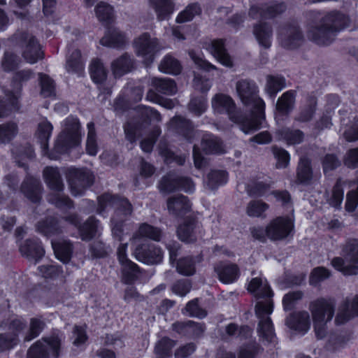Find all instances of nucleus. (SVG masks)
Returning <instances> with one entry per match:
<instances>
[{"mask_svg": "<svg viewBox=\"0 0 358 358\" xmlns=\"http://www.w3.org/2000/svg\"><path fill=\"white\" fill-rule=\"evenodd\" d=\"M349 24V17L341 12L332 11L322 15L319 11L311 10L308 13L307 37L319 45H328Z\"/></svg>", "mask_w": 358, "mask_h": 358, "instance_id": "f257e3e1", "label": "nucleus"}, {"mask_svg": "<svg viewBox=\"0 0 358 358\" xmlns=\"http://www.w3.org/2000/svg\"><path fill=\"white\" fill-rule=\"evenodd\" d=\"M98 202L97 211L100 214L108 207L114 208L115 213L111 218L112 234L115 238L120 241L123 234V222L133 211L131 203L126 198L110 194H104L99 196Z\"/></svg>", "mask_w": 358, "mask_h": 358, "instance_id": "f03ea898", "label": "nucleus"}, {"mask_svg": "<svg viewBox=\"0 0 358 358\" xmlns=\"http://www.w3.org/2000/svg\"><path fill=\"white\" fill-rule=\"evenodd\" d=\"M214 110L219 113H227L229 117L233 122L240 124L241 129L245 134H249L258 130L260 128V121L257 118H246L242 116L236 108L232 99L225 94H216L212 101Z\"/></svg>", "mask_w": 358, "mask_h": 358, "instance_id": "7ed1b4c3", "label": "nucleus"}, {"mask_svg": "<svg viewBox=\"0 0 358 358\" xmlns=\"http://www.w3.org/2000/svg\"><path fill=\"white\" fill-rule=\"evenodd\" d=\"M236 91L242 102L248 106H251V114L245 116L246 118H257L260 121L264 119L265 103L258 96V87L254 81L250 80H241L236 83Z\"/></svg>", "mask_w": 358, "mask_h": 358, "instance_id": "20e7f679", "label": "nucleus"}, {"mask_svg": "<svg viewBox=\"0 0 358 358\" xmlns=\"http://www.w3.org/2000/svg\"><path fill=\"white\" fill-rule=\"evenodd\" d=\"M341 257L331 260L332 266L345 275L358 274V239L348 240L342 247Z\"/></svg>", "mask_w": 358, "mask_h": 358, "instance_id": "39448f33", "label": "nucleus"}, {"mask_svg": "<svg viewBox=\"0 0 358 358\" xmlns=\"http://www.w3.org/2000/svg\"><path fill=\"white\" fill-rule=\"evenodd\" d=\"M62 340V335L59 334L43 337L29 348L27 358H49L50 355L53 358H59Z\"/></svg>", "mask_w": 358, "mask_h": 358, "instance_id": "423d86ee", "label": "nucleus"}, {"mask_svg": "<svg viewBox=\"0 0 358 358\" xmlns=\"http://www.w3.org/2000/svg\"><path fill=\"white\" fill-rule=\"evenodd\" d=\"M63 127L55 143V148L59 152H65L69 148L78 145L80 138V124L78 118L68 117L64 121Z\"/></svg>", "mask_w": 358, "mask_h": 358, "instance_id": "0eeeda50", "label": "nucleus"}, {"mask_svg": "<svg viewBox=\"0 0 358 358\" xmlns=\"http://www.w3.org/2000/svg\"><path fill=\"white\" fill-rule=\"evenodd\" d=\"M273 310V302L268 300L266 303L257 302L255 306V313L259 318L257 331L259 337L268 343L275 341L272 320L269 315Z\"/></svg>", "mask_w": 358, "mask_h": 358, "instance_id": "6e6552de", "label": "nucleus"}, {"mask_svg": "<svg viewBox=\"0 0 358 358\" xmlns=\"http://www.w3.org/2000/svg\"><path fill=\"white\" fill-rule=\"evenodd\" d=\"M16 45L22 50V56L29 64H34L43 58V52L36 37L25 31H20L13 36Z\"/></svg>", "mask_w": 358, "mask_h": 358, "instance_id": "1a4fd4ad", "label": "nucleus"}, {"mask_svg": "<svg viewBox=\"0 0 358 358\" xmlns=\"http://www.w3.org/2000/svg\"><path fill=\"white\" fill-rule=\"evenodd\" d=\"M66 178L71 192L75 196L83 195L85 191L93 184L94 180V175L90 170L75 167L68 169Z\"/></svg>", "mask_w": 358, "mask_h": 358, "instance_id": "9d476101", "label": "nucleus"}, {"mask_svg": "<svg viewBox=\"0 0 358 358\" xmlns=\"http://www.w3.org/2000/svg\"><path fill=\"white\" fill-rule=\"evenodd\" d=\"M294 227V220L291 217H277L266 226L267 237L273 241L285 240L292 234Z\"/></svg>", "mask_w": 358, "mask_h": 358, "instance_id": "9b49d317", "label": "nucleus"}, {"mask_svg": "<svg viewBox=\"0 0 358 358\" xmlns=\"http://www.w3.org/2000/svg\"><path fill=\"white\" fill-rule=\"evenodd\" d=\"M158 187L161 192L166 194L177 190L192 192L194 189V185L189 178L180 176L175 173L170 172L162 177Z\"/></svg>", "mask_w": 358, "mask_h": 358, "instance_id": "f8f14e48", "label": "nucleus"}, {"mask_svg": "<svg viewBox=\"0 0 358 358\" xmlns=\"http://www.w3.org/2000/svg\"><path fill=\"white\" fill-rule=\"evenodd\" d=\"M278 39L283 48L292 50L303 44L304 36L299 24L296 22H292L280 27Z\"/></svg>", "mask_w": 358, "mask_h": 358, "instance_id": "ddd939ff", "label": "nucleus"}, {"mask_svg": "<svg viewBox=\"0 0 358 358\" xmlns=\"http://www.w3.org/2000/svg\"><path fill=\"white\" fill-rule=\"evenodd\" d=\"M136 52L138 56L143 58L146 65L152 63L155 55L159 50L158 40L151 38L149 34L143 33L134 40Z\"/></svg>", "mask_w": 358, "mask_h": 358, "instance_id": "4468645a", "label": "nucleus"}, {"mask_svg": "<svg viewBox=\"0 0 358 358\" xmlns=\"http://www.w3.org/2000/svg\"><path fill=\"white\" fill-rule=\"evenodd\" d=\"M203 235L202 224L194 218H187L177 228L178 238L186 243H195Z\"/></svg>", "mask_w": 358, "mask_h": 358, "instance_id": "2eb2a0df", "label": "nucleus"}, {"mask_svg": "<svg viewBox=\"0 0 358 358\" xmlns=\"http://www.w3.org/2000/svg\"><path fill=\"white\" fill-rule=\"evenodd\" d=\"M134 255L138 261L147 264H159L163 259L162 249L152 243L138 245L134 250Z\"/></svg>", "mask_w": 358, "mask_h": 358, "instance_id": "dca6fc26", "label": "nucleus"}, {"mask_svg": "<svg viewBox=\"0 0 358 358\" xmlns=\"http://www.w3.org/2000/svg\"><path fill=\"white\" fill-rule=\"evenodd\" d=\"M336 307V301L333 299L319 298L310 302L309 310L313 319L315 313L320 315L321 320L329 322L332 320Z\"/></svg>", "mask_w": 358, "mask_h": 358, "instance_id": "f3484780", "label": "nucleus"}, {"mask_svg": "<svg viewBox=\"0 0 358 358\" xmlns=\"http://www.w3.org/2000/svg\"><path fill=\"white\" fill-rule=\"evenodd\" d=\"M248 290L254 294L257 302L266 303L268 300L273 301V293L265 278H253L248 285Z\"/></svg>", "mask_w": 358, "mask_h": 358, "instance_id": "a211bd4d", "label": "nucleus"}, {"mask_svg": "<svg viewBox=\"0 0 358 358\" xmlns=\"http://www.w3.org/2000/svg\"><path fill=\"white\" fill-rule=\"evenodd\" d=\"M20 192L32 203H39L42 199L43 186L39 179L27 176L20 186Z\"/></svg>", "mask_w": 358, "mask_h": 358, "instance_id": "6ab92c4d", "label": "nucleus"}, {"mask_svg": "<svg viewBox=\"0 0 358 358\" xmlns=\"http://www.w3.org/2000/svg\"><path fill=\"white\" fill-rule=\"evenodd\" d=\"M169 127L175 133L189 142H192L195 137L196 131L192 122L181 115L173 117L170 120Z\"/></svg>", "mask_w": 358, "mask_h": 358, "instance_id": "aec40b11", "label": "nucleus"}, {"mask_svg": "<svg viewBox=\"0 0 358 358\" xmlns=\"http://www.w3.org/2000/svg\"><path fill=\"white\" fill-rule=\"evenodd\" d=\"M171 328L173 331L182 336L193 338L201 337L206 330L204 323L192 320L176 322L172 324Z\"/></svg>", "mask_w": 358, "mask_h": 358, "instance_id": "412c9836", "label": "nucleus"}, {"mask_svg": "<svg viewBox=\"0 0 358 358\" xmlns=\"http://www.w3.org/2000/svg\"><path fill=\"white\" fill-rule=\"evenodd\" d=\"M34 76V72L30 69L20 70L14 73L12 80L13 90L9 91L10 95H12L10 101L13 107H17V100H19L21 96V90L23 84L29 81Z\"/></svg>", "mask_w": 358, "mask_h": 358, "instance_id": "4be33fe9", "label": "nucleus"}, {"mask_svg": "<svg viewBox=\"0 0 358 358\" xmlns=\"http://www.w3.org/2000/svg\"><path fill=\"white\" fill-rule=\"evenodd\" d=\"M169 214L175 217H182L191 211L192 205L188 198L182 194L171 196L167 200Z\"/></svg>", "mask_w": 358, "mask_h": 358, "instance_id": "5701e85b", "label": "nucleus"}, {"mask_svg": "<svg viewBox=\"0 0 358 358\" xmlns=\"http://www.w3.org/2000/svg\"><path fill=\"white\" fill-rule=\"evenodd\" d=\"M286 325L294 331L304 334L310 329V315L307 311L294 312L287 317Z\"/></svg>", "mask_w": 358, "mask_h": 358, "instance_id": "b1692460", "label": "nucleus"}, {"mask_svg": "<svg viewBox=\"0 0 358 358\" xmlns=\"http://www.w3.org/2000/svg\"><path fill=\"white\" fill-rule=\"evenodd\" d=\"M355 316H358V296L352 301H343L335 318L336 324H343Z\"/></svg>", "mask_w": 358, "mask_h": 358, "instance_id": "393cba45", "label": "nucleus"}, {"mask_svg": "<svg viewBox=\"0 0 358 358\" xmlns=\"http://www.w3.org/2000/svg\"><path fill=\"white\" fill-rule=\"evenodd\" d=\"M252 33L260 46L265 49H268L271 47L273 28L269 23L259 22L255 24Z\"/></svg>", "mask_w": 358, "mask_h": 358, "instance_id": "a878e982", "label": "nucleus"}, {"mask_svg": "<svg viewBox=\"0 0 358 358\" xmlns=\"http://www.w3.org/2000/svg\"><path fill=\"white\" fill-rule=\"evenodd\" d=\"M135 68L134 57L127 52L113 60L111 63V70L115 77H122L131 72Z\"/></svg>", "mask_w": 358, "mask_h": 358, "instance_id": "bb28decb", "label": "nucleus"}, {"mask_svg": "<svg viewBox=\"0 0 358 358\" xmlns=\"http://www.w3.org/2000/svg\"><path fill=\"white\" fill-rule=\"evenodd\" d=\"M36 227L38 232L47 237L62 234L64 228L57 218L51 216L40 220Z\"/></svg>", "mask_w": 358, "mask_h": 358, "instance_id": "cd10ccee", "label": "nucleus"}, {"mask_svg": "<svg viewBox=\"0 0 358 358\" xmlns=\"http://www.w3.org/2000/svg\"><path fill=\"white\" fill-rule=\"evenodd\" d=\"M43 176L47 186L56 192H61L64 189L62 174L57 167L47 166L43 171Z\"/></svg>", "mask_w": 358, "mask_h": 358, "instance_id": "c85d7f7f", "label": "nucleus"}, {"mask_svg": "<svg viewBox=\"0 0 358 358\" xmlns=\"http://www.w3.org/2000/svg\"><path fill=\"white\" fill-rule=\"evenodd\" d=\"M219 280L225 284L232 283L239 276V269L237 265L220 262L214 266Z\"/></svg>", "mask_w": 358, "mask_h": 358, "instance_id": "c756f323", "label": "nucleus"}, {"mask_svg": "<svg viewBox=\"0 0 358 358\" xmlns=\"http://www.w3.org/2000/svg\"><path fill=\"white\" fill-rule=\"evenodd\" d=\"M20 251L23 256L38 261L45 253L41 243L37 238L26 240L20 245Z\"/></svg>", "mask_w": 358, "mask_h": 358, "instance_id": "7c9ffc66", "label": "nucleus"}, {"mask_svg": "<svg viewBox=\"0 0 358 358\" xmlns=\"http://www.w3.org/2000/svg\"><path fill=\"white\" fill-rule=\"evenodd\" d=\"M201 255L187 256L180 258L177 261L176 270L182 275H193L196 273V264L201 262Z\"/></svg>", "mask_w": 358, "mask_h": 358, "instance_id": "2f4dec72", "label": "nucleus"}, {"mask_svg": "<svg viewBox=\"0 0 358 358\" xmlns=\"http://www.w3.org/2000/svg\"><path fill=\"white\" fill-rule=\"evenodd\" d=\"M126 42L124 35L118 29L109 27L104 36L100 40V43L108 48H122Z\"/></svg>", "mask_w": 358, "mask_h": 358, "instance_id": "473e14b6", "label": "nucleus"}, {"mask_svg": "<svg viewBox=\"0 0 358 358\" xmlns=\"http://www.w3.org/2000/svg\"><path fill=\"white\" fill-rule=\"evenodd\" d=\"M209 50L213 55L224 66L227 67H231L233 62L231 57L227 52L224 48V41L221 39L213 40Z\"/></svg>", "mask_w": 358, "mask_h": 358, "instance_id": "72a5a7b5", "label": "nucleus"}, {"mask_svg": "<svg viewBox=\"0 0 358 358\" xmlns=\"http://www.w3.org/2000/svg\"><path fill=\"white\" fill-rule=\"evenodd\" d=\"M121 274L122 283L133 285L139 279L141 270L136 264L131 261L121 265Z\"/></svg>", "mask_w": 358, "mask_h": 358, "instance_id": "f704fd0d", "label": "nucleus"}, {"mask_svg": "<svg viewBox=\"0 0 358 358\" xmlns=\"http://www.w3.org/2000/svg\"><path fill=\"white\" fill-rule=\"evenodd\" d=\"M296 92L294 90H289L284 92L277 101L276 110L283 115H287L294 108Z\"/></svg>", "mask_w": 358, "mask_h": 358, "instance_id": "c9c22d12", "label": "nucleus"}, {"mask_svg": "<svg viewBox=\"0 0 358 358\" xmlns=\"http://www.w3.org/2000/svg\"><path fill=\"white\" fill-rule=\"evenodd\" d=\"M201 146L206 154H220L224 152L222 141L211 134L203 135Z\"/></svg>", "mask_w": 358, "mask_h": 358, "instance_id": "e433bc0d", "label": "nucleus"}, {"mask_svg": "<svg viewBox=\"0 0 358 358\" xmlns=\"http://www.w3.org/2000/svg\"><path fill=\"white\" fill-rule=\"evenodd\" d=\"M99 220L94 217H90L83 224H80L78 233L80 238L89 241L96 236L99 230Z\"/></svg>", "mask_w": 358, "mask_h": 358, "instance_id": "4c0bfd02", "label": "nucleus"}, {"mask_svg": "<svg viewBox=\"0 0 358 358\" xmlns=\"http://www.w3.org/2000/svg\"><path fill=\"white\" fill-rule=\"evenodd\" d=\"M52 246L56 257L64 264L68 263L73 252V246L69 241H52Z\"/></svg>", "mask_w": 358, "mask_h": 358, "instance_id": "58836bf2", "label": "nucleus"}, {"mask_svg": "<svg viewBox=\"0 0 358 358\" xmlns=\"http://www.w3.org/2000/svg\"><path fill=\"white\" fill-rule=\"evenodd\" d=\"M152 86L159 93L166 95H173L177 92L175 81L171 78H152Z\"/></svg>", "mask_w": 358, "mask_h": 358, "instance_id": "ea45409f", "label": "nucleus"}, {"mask_svg": "<svg viewBox=\"0 0 358 358\" xmlns=\"http://www.w3.org/2000/svg\"><path fill=\"white\" fill-rule=\"evenodd\" d=\"M313 178V169L310 160L302 157L298 164L296 169V180L299 183L307 184Z\"/></svg>", "mask_w": 358, "mask_h": 358, "instance_id": "a19ab883", "label": "nucleus"}, {"mask_svg": "<svg viewBox=\"0 0 358 358\" xmlns=\"http://www.w3.org/2000/svg\"><path fill=\"white\" fill-rule=\"evenodd\" d=\"M151 6L155 9L157 19L160 21L168 19L173 11V5L171 0H150Z\"/></svg>", "mask_w": 358, "mask_h": 358, "instance_id": "79ce46f5", "label": "nucleus"}, {"mask_svg": "<svg viewBox=\"0 0 358 358\" xmlns=\"http://www.w3.org/2000/svg\"><path fill=\"white\" fill-rule=\"evenodd\" d=\"M66 70L69 73L80 74L84 69V64L81 57V52L76 49L66 57Z\"/></svg>", "mask_w": 358, "mask_h": 358, "instance_id": "37998d69", "label": "nucleus"}, {"mask_svg": "<svg viewBox=\"0 0 358 358\" xmlns=\"http://www.w3.org/2000/svg\"><path fill=\"white\" fill-rule=\"evenodd\" d=\"M276 134L279 139L284 140L289 145L301 143L304 137V134L301 130L292 129L288 127L278 130Z\"/></svg>", "mask_w": 358, "mask_h": 358, "instance_id": "c03bdc74", "label": "nucleus"}, {"mask_svg": "<svg viewBox=\"0 0 358 358\" xmlns=\"http://www.w3.org/2000/svg\"><path fill=\"white\" fill-rule=\"evenodd\" d=\"M162 236V231L159 228L147 223L141 224L134 234L135 238H147L155 241H159Z\"/></svg>", "mask_w": 358, "mask_h": 358, "instance_id": "a18cd8bd", "label": "nucleus"}, {"mask_svg": "<svg viewBox=\"0 0 358 358\" xmlns=\"http://www.w3.org/2000/svg\"><path fill=\"white\" fill-rule=\"evenodd\" d=\"M45 327V322L40 317L30 319L27 331L24 336V341L29 342L38 337Z\"/></svg>", "mask_w": 358, "mask_h": 358, "instance_id": "49530a36", "label": "nucleus"}, {"mask_svg": "<svg viewBox=\"0 0 358 358\" xmlns=\"http://www.w3.org/2000/svg\"><path fill=\"white\" fill-rule=\"evenodd\" d=\"M285 79L280 76L269 75L266 77V92L274 99L276 94L285 87Z\"/></svg>", "mask_w": 358, "mask_h": 358, "instance_id": "de8ad7c7", "label": "nucleus"}, {"mask_svg": "<svg viewBox=\"0 0 358 358\" xmlns=\"http://www.w3.org/2000/svg\"><path fill=\"white\" fill-rule=\"evenodd\" d=\"M345 183V181L341 179L337 180L327 199L330 206L336 208H341L344 197L343 186Z\"/></svg>", "mask_w": 358, "mask_h": 358, "instance_id": "09e8293b", "label": "nucleus"}, {"mask_svg": "<svg viewBox=\"0 0 358 358\" xmlns=\"http://www.w3.org/2000/svg\"><path fill=\"white\" fill-rule=\"evenodd\" d=\"M227 181V173L226 171L215 170L208 174L204 183L206 187L213 190L217 189L220 185L225 184Z\"/></svg>", "mask_w": 358, "mask_h": 358, "instance_id": "8fccbe9b", "label": "nucleus"}, {"mask_svg": "<svg viewBox=\"0 0 358 358\" xmlns=\"http://www.w3.org/2000/svg\"><path fill=\"white\" fill-rule=\"evenodd\" d=\"M90 73L92 79L96 83H102L106 80L107 71L99 59L92 61L90 65Z\"/></svg>", "mask_w": 358, "mask_h": 358, "instance_id": "3c124183", "label": "nucleus"}, {"mask_svg": "<svg viewBox=\"0 0 358 358\" xmlns=\"http://www.w3.org/2000/svg\"><path fill=\"white\" fill-rule=\"evenodd\" d=\"M52 129L53 127L52 124L48 121L47 119L41 120L38 124L36 136L43 149L48 148V142L51 136Z\"/></svg>", "mask_w": 358, "mask_h": 358, "instance_id": "603ef678", "label": "nucleus"}, {"mask_svg": "<svg viewBox=\"0 0 358 358\" xmlns=\"http://www.w3.org/2000/svg\"><path fill=\"white\" fill-rule=\"evenodd\" d=\"M18 133L17 124L10 121L0 124V143H7L12 141Z\"/></svg>", "mask_w": 358, "mask_h": 358, "instance_id": "864d4df0", "label": "nucleus"}, {"mask_svg": "<svg viewBox=\"0 0 358 358\" xmlns=\"http://www.w3.org/2000/svg\"><path fill=\"white\" fill-rule=\"evenodd\" d=\"M159 69L165 73L177 75L180 73L181 66L176 59L171 55H166L162 60Z\"/></svg>", "mask_w": 358, "mask_h": 358, "instance_id": "5fc2aeb1", "label": "nucleus"}, {"mask_svg": "<svg viewBox=\"0 0 358 358\" xmlns=\"http://www.w3.org/2000/svg\"><path fill=\"white\" fill-rule=\"evenodd\" d=\"M175 341L163 337L155 345V352L159 358H166L171 354L172 348L175 346Z\"/></svg>", "mask_w": 358, "mask_h": 358, "instance_id": "6e6d98bb", "label": "nucleus"}, {"mask_svg": "<svg viewBox=\"0 0 358 358\" xmlns=\"http://www.w3.org/2000/svg\"><path fill=\"white\" fill-rule=\"evenodd\" d=\"M268 205L262 201H251L246 207V213L249 217L264 218L266 217L264 212L268 209Z\"/></svg>", "mask_w": 358, "mask_h": 358, "instance_id": "4d7b16f0", "label": "nucleus"}, {"mask_svg": "<svg viewBox=\"0 0 358 358\" xmlns=\"http://www.w3.org/2000/svg\"><path fill=\"white\" fill-rule=\"evenodd\" d=\"M41 94L43 97L55 96V84L54 80L46 74L39 73Z\"/></svg>", "mask_w": 358, "mask_h": 358, "instance_id": "13d9d810", "label": "nucleus"}, {"mask_svg": "<svg viewBox=\"0 0 358 358\" xmlns=\"http://www.w3.org/2000/svg\"><path fill=\"white\" fill-rule=\"evenodd\" d=\"M21 63L20 58L13 52H5L1 59V67L4 71L10 72L16 69Z\"/></svg>", "mask_w": 358, "mask_h": 358, "instance_id": "bf43d9fd", "label": "nucleus"}, {"mask_svg": "<svg viewBox=\"0 0 358 358\" xmlns=\"http://www.w3.org/2000/svg\"><path fill=\"white\" fill-rule=\"evenodd\" d=\"M201 13V8L198 3H191L188 5L184 10L180 12L177 18L178 23H183L191 21L195 15H199Z\"/></svg>", "mask_w": 358, "mask_h": 358, "instance_id": "052dcab7", "label": "nucleus"}, {"mask_svg": "<svg viewBox=\"0 0 358 358\" xmlns=\"http://www.w3.org/2000/svg\"><path fill=\"white\" fill-rule=\"evenodd\" d=\"M95 13L97 18L101 22L109 23L113 17V8L108 3L103 1L96 5Z\"/></svg>", "mask_w": 358, "mask_h": 358, "instance_id": "680f3d73", "label": "nucleus"}, {"mask_svg": "<svg viewBox=\"0 0 358 358\" xmlns=\"http://www.w3.org/2000/svg\"><path fill=\"white\" fill-rule=\"evenodd\" d=\"M48 201L57 208L61 209H71L73 208L72 200L69 196L61 194L60 192L50 194Z\"/></svg>", "mask_w": 358, "mask_h": 358, "instance_id": "e2e57ef3", "label": "nucleus"}, {"mask_svg": "<svg viewBox=\"0 0 358 358\" xmlns=\"http://www.w3.org/2000/svg\"><path fill=\"white\" fill-rule=\"evenodd\" d=\"M315 106L316 101L314 99L310 100V101L301 108L299 115L295 117V120L301 122L311 120L315 111Z\"/></svg>", "mask_w": 358, "mask_h": 358, "instance_id": "0e129e2a", "label": "nucleus"}, {"mask_svg": "<svg viewBox=\"0 0 358 358\" xmlns=\"http://www.w3.org/2000/svg\"><path fill=\"white\" fill-rule=\"evenodd\" d=\"M159 154L164 158L166 163L176 162L179 165H182L185 159L182 157L176 156L167 146L165 143L160 142L159 145Z\"/></svg>", "mask_w": 358, "mask_h": 358, "instance_id": "69168bd1", "label": "nucleus"}, {"mask_svg": "<svg viewBox=\"0 0 358 358\" xmlns=\"http://www.w3.org/2000/svg\"><path fill=\"white\" fill-rule=\"evenodd\" d=\"M264 18L271 19L282 14L286 10V6L284 3L271 2L264 4Z\"/></svg>", "mask_w": 358, "mask_h": 358, "instance_id": "338daca9", "label": "nucleus"}, {"mask_svg": "<svg viewBox=\"0 0 358 358\" xmlns=\"http://www.w3.org/2000/svg\"><path fill=\"white\" fill-rule=\"evenodd\" d=\"M161 129L159 127H155L149 136L143 139L141 142V148L145 152H150L152 150L157 138L161 134Z\"/></svg>", "mask_w": 358, "mask_h": 358, "instance_id": "774afa93", "label": "nucleus"}]
</instances>
